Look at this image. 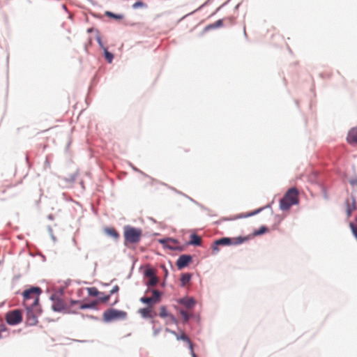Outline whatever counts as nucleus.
<instances>
[{
    "label": "nucleus",
    "instance_id": "obj_1",
    "mask_svg": "<svg viewBox=\"0 0 357 357\" xmlns=\"http://www.w3.org/2000/svg\"><path fill=\"white\" fill-rule=\"evenodd\" d=\"M142 236L143 232L140 227L125 225L123 231V245L127 248H134L141 241Z\"/></svg>",
    "mask_w": 357,
    "mask_h": 357
},
{
    "label": "nucleus",
    "instance_id": "obj_2",
    "mask_svg": "<svg viewBox=\"0 0 357 357\" xmlns=\"http://www.w3.org/2000/svg\"><path fill=\"white\" fill-rule=\"evenodd\" d=\"M298 193L297 188H289L279 200V209L283 212L289 211L293 206H298L300 204Z\"/></svg>",
    "mask_w": 357,
    "mask_h": 357
},
{
    "label": "nucleus",
    "instance_id": "obj_3",
    "mask_svg": "<svg viewBox=\"0 0 357 357\" xmlns=\"http://www.w3.org/2000/svg\"><path fill=\"white\" fill-rule=\"evenodd\" d=\"M128 313L122 310L109 307L106 309L102 315V321L105 324H110L114 321L126 320Z\"/></svg>",
    "mask_w": 357,
    "mask_h": 357
},
{
    "label": "nucleus",
    "instance_id": "obj_4",
    "mask_svg": "<svg viewBox=\"0 0 357 357\" xmlns=\"http://www.w3.org/2000/svg\"><path fill=\"white\" fill-rule=\"evenodd\" d=\"M139 271L142 273L144 279L150 278L149 280L143 281L144 285L149 287L157 284L158 278L150 264H142L139 268Z\"/></svg>",
    "mask_w": 357,
    "mask_h": 357
},
{
    "label": "nucleus",
    "instance_id": "obj_5",
    "mask_svg": "<svg viewBox=\"0 0 357 357\" xmlns=\"http://www.w3.org/2000/svg\"><path fill=\"white\" fill-rule=\"evenodd\" d=\"M6 323L10 326H15L23 321L22 311L20 309L9 310L5 314Z\"/></svg>",
    "mask_w": 357,
    "mask_h": 357
},
{
    "label": "nucleus",
    "instance_id": "obj_6",
    "mask_svg": "<svg viewBox=\"0 0 357 357\" xmlns=\"http://www.w3.org/2000/svg\"><path fill=\"white\" fill-rule=\"evenodd\" d=\"M51 309L54 312L67 314H77L78 311L77 310L69 309L67 303L63 301L62 298L58 299V301L52 303Z\"/></svg>",
    "mask_w": 357,
    "mask_h": 357
},
{
    "label": "nucleus",
    "instance_id": "obj_7",
    "mask_svg": "<svg viewBox=\"0 0 357 357\" xmlns=\"http://www.w3.org/2000/svg\"><path fill=\"white\" fill-rule=\"evenodd\" d=\"M151 293L153 296L147 297L143 296L139 298V301L145 305H153L159 303L161 301V298L163 296V292L158 289H152Z\"/></svg>",
    "mask_w": 357,
    "mask_h": 357
},
{
    "label": "nucleus",
    "instance_id": "obj_8",
    "mask_svg": "<svg viewBox=\"0 0 357 357\" xmlns=\"http://www.w3.org/2000/svg\"><path fill=\"white\" fill-rule=\"evenodd\" d=\"M218 239L220 243V245L225 247L236 246L241 245L245 242V238H244L243 236L241 235L236 237L224 236Z\"/></svg>",
    "mask_w": 357,
    "mask_h": 357
},
{
    "label": "nucleus",
    "instance_id": "obj_9",
    "mask_svg": "<svg viewBox=\"0 0 357 357\" xmlns=\"http://www.w3.org/2000/svg\"><path fill=\"white\" fill-rule=\"evenodd\" d=\"M40 287L37 285H27L26 288L22 291L20 294L22 296V305L24 307L26 302L32 298V295L35 296L36 293L39 294L40 291Z\"/></svg>",
    "mask_w": 357,
    "mask_h": 357
},
{
    "label": "nucleus",
    "instance_id": "obj_10",
    "mask_svg": "<svg viewBox=\"0 0 357 357\" xmlns=\"http://www.w3.org/2000/svg\"><path fill=\"white\" fill-rule=\"evenodd\" d=\"M194 255L190 254L181 255L176 261V266L178 271L188 267L193 262Z\"/></svg>",
    "mask_w": 357,
    "mask_h": 357
},
{
    "label": "nucleus",
    "instance_id": "obj_11",
    "mask_svg": "<svg viewBox=\"0 0 357 357\" xmlns=\"http://www.w3.org/2000/svg\"><path fill=\"white\" fill-rule=\"evenodd\" d=\"M175 301L178 304L183 305L188 310L194 309L197 303V301L193 296H189L188 294Z\"/></svg>",
    "mask_w": 357,
    "mask_h": 357
},
{
    "label": "nucleus",
    "instance_id": "obj_12",
    "mask_svg": "<svg viewBox=\"0 0 357 357\" xmlns=\"http://www.w3.org/2000/svg\"><path fill=\"white\" fill-rule=\"evenodd\" d=\"M25 314H26V319L24 324L26 326H35L38 323V317L34 313V310H31L29 308H24Z\"/></svg>",
    "mask_w": 357,
    "mask_h": 357
},
{
    "label": "nucleus",
    "instance_id": "obj_13",
    "mask_svg": "<svg viewBox=\"0 0 357 357\" xmlns=\"http://www.w3.org/2000/svg\"><path fill=\"white\" fill-rule=\"evenodd\" d=\"M270 231V229L268 226L265 225H261L259 228L255 229L253 230V231L248 235L243 236L245 239V241L247 242L253 238L259 236L264 235Z\"/></svg>",
    "mask_w": 357,
    "mask_h": 357
},
{
    "label": "nucleus",
    "instance_id": "obj_14",
    "mask_svg": "<svg viewBox=\"0 0 357 357\" xmlns=\"http://www.w3.org/2000/svg\"><path fill=\"white\" fill-rule=\"evenodd\" d=\"M151 312H153V308L151 305H146L144 307L139 309L138 313L140 314L141 317L144 319H150V322L152 324H155V323H158V320L153 319V317L151 316Z\"/></svg>",
    "mask_w": 357,
    "mask_h": 357
},
{
    "label": "nucleus",
    "instance_id": "obj_15",
    "mask_svg": "<svg viewBox=\"0 0 357 357\" xmlns=\"http://www.w3.org/2000/svg\"><path fill=\"white\" fill-rule=\"evenodd\" d=\"M346 141L351 146H357V126L351 128L348 130Z\"/></svg>",
    "mask_w": 357,
    "mask_h": 357
},
{
    "label": "nucleus",
    "instance_id": "obj_16",
    "mask_svg": "<svg viewBox=\"0 0 357 357\" xmlns=\"http://www.w3.org/2000/svg\"><path fill=\"white\" fill-rule=\"evenodd\" d=\"M83 301V303H80L79 306H78V309L80 310H92L95 311L100 310V307L98 306V301L96 299L87 301Z\"/></svg>",
    "mask_w": 357,
    "mask_h": 357
},
{
    "label": "nucleus",
    "instance_id": "obj_17",
    "mask_svg": "<svg viewBox=\"0 0 357 357\" xmlns=\"http://www.w3.org/2000/svg\"><path fill=\"white\" fill-rule=\"evenodd\" d=\"M259 213H259V210L258 208H256L255 210L250 211L246 212V213H239L235 218H223L222 220L223 221H229V220H236V219L247 218H250V217H252V216H255V215H257Z\"/></svg>",
    "mask_w": 357,
    "mask_h": 357
},
{
    "label": "nucleus",
    "instance_id": "obj_18",
    "mask_svg": "<svg viewBox=\"0 0 357 357\" xmlns=\"http://www.w3.org/2000/svg\"><path fill=\"white\" fill-rule=\"evenodd\" d=\"M185 245H192L194 247L202 246L200 236L195 232L190 234L189 240L185 242Z\"/></svg>",
    "mask_w": 357,
    "mask_h": 357
},
{
    "label": "nucleus",
    "instance_id": "obj_19",
    "mask_svg": "<svg viewBox=\"0 0 357 357\" xmlns=\"http://www.w3.org/2000/svg\"><path fill=\"white\" fill-rule=\"evenodd\" d=\"M224 26V19H219L213 23L207 24L202 30V34H204L211 30L220 29Z\"/></svg>",
    "mask_w": 357,
    "mask_h": 357
},
{
    "label": "nucleus",
    "instance_id": "obj_20",
    "mask_svg": "<svg viewBox=\"0 0 357 357\" xmlns=\"http://www.w3.org/2000/svg\"><path fill=\"white\" fill-rule=\"evenodd\" d=\"M104 233L107 236L116 241H119L120 238L119 232L114 227H105L104 228Z\"/></svg>",
    "mask_w": 357,
    "mask_h": 357
},
{
    "label": "nucleus",
    "instance_id": "obj_21",
    "mask_svg": "<svg viewBox=\"0 0 357 357\" xmlns=\"http://www.w3.org/2000/svg\"><path fill=\"white\" fill-rule=\"evenodd\" d=\"M43 294V289L40 288V291L39 294L36 293L35 296H33V301L31 305H26L24 308H29L31 310H33L36 307H40L41 305L40 301V296Z\"/></svg>",
    "mask_w": 357,
    "mask_h": 357
},
{
    "label": "nucleus",
    "instance_id": "obj_22",
    "mask_svg": "<svg viewBox=\"0 0 357 357\" xmlns=\"http://www.w3.org/2000/svg\"><path fill=\"white\" fill-rule=\"evenodd\" d=\"M193 277V273L190 272H185L181 274L180 277V284L181 287H184L186 283H188L191 281Z\"/></svg>",
    "mask_w": 357,
    "mask_h": 357
},
{
    "label": "nucleus",
    "instance_id": "obj_23",
    "mask_svg": "<svg viewBox=\"0 0 357 357\" xmlns=\"http://www.w3.org/2000/svg\"><path fill=\"white\" fill-rule=\"evenodd\" d=\"M104 15L105 17L114 20L115 21H121L124 18L123 14L116 13L110 10H105Z\"/></svg>",
    "mask_w": 357,
    "mask_h": 357
},
{
    "label": "nucleus",
    "instance_id": "obj_24",
    "mask_svg": "<svg viewBox=\"0 0 357 357\" xmlns=\"http://www.w3.org/2000/svg\"><path fill=\"white\" fill-rule=\"evenodd\" d=\"M169 239H170V237L162 238L158 239V242L162 246L165 250L172 251L173 245L169 244Z\"/></svg>",
    "mask_w": 357,
    "mask_h": 357
},
{
    "label": "nucleus",
    "instance_id": "obj_25",
    "mask_svg": "<svg viewBox=\"0 0 357 357\" xmlns=\"http://www.w3.org/2000/svg\"><path fill=\"white\" fill-rule=\"evenodd\" d=\"M96 300L98 301V302L107 303L110 300V296L109 294H107L103 291H99V294L96 298Z\"/></svg>",
    "mask_w": 357,
    "mask_h": 357
},
{
    "label": "nucleus",
    "instance_id": "obj_26",
    "mask_svg": "<svg viewBox=\"0 0 357 357\" xmlns=\"http://www.w3.org/2000/svg\"><path fill=\"white\" fill-rule=\"evenodd\" d=\"M102 52H103V56H104L105 61L109 64L112 63L114 59V54L112 53V52H109L108 50V47L103 50Z\"/></svg>",
    "mask_w": 357,
    "mask_h": 357
},
{
    "label": "nucleus",
    "instance_id": "obj_27",
    "mask_svg": "<svg viewBox=\"0 0 357 357\" xmlns=\"http://www.w3.org/2000/svg\"><path fill=\"white\" fill-rule=\"evenodd\" d=\"M171 312H169L167 305H161L160 307V312H158V316L162 319H167L169 316H170Z\"/></svg>",
    "mask_w": 357,
    "mask_h": 357
},
{
    "label": "nucleus",
    "instance_id": "obj_28",
    "mask_svg": "<svg viewBox=\"0 0 357 357\" xmlns=\"http://www.w3.org/2000/svg\"><path fill=\"white\" fill-rule=\"evenodd\" d=\"M147 7L148 5L143 0H137L132 5V8L133 10L144 9Z\"/></svg>",
    "mask_w": 357,
    "mask_h": 357
},
{
    "label": "nucleus",
    "instance_id": "obj_29",
    "mask_svg": "<svg viewBox=\"0 0 357 357\" xmlns=\"http://www.w3.org/2000/svg\"><path fill=\"white\" fill-rule=\"evenodd\" d=\"M220 243L218 241V239H216L215 240L212 244H211V254L213 255H216L218 254V252H220Z\"/></svg>",
    "mask_w": 357,
    "mask_h": 357
},
{
    "label": "nucleus",
    "instance_id": "obj_30",
    "mask_svg": "<svg viewBox=\"0 0 357 357\" xmlns=\"http://www.w3.org/2000/svg\"><path fill=\"white\" fill-rule=\"evenodd\" d=\"M89 300L88 297L84 298L83 299H73L71 298L69 301V303H67L69 309H71L72 307L76 305H80V303H83V301H87Z\"/></svg>",
    "mask_w": 357,
    "mask_h": 357
},
{
    "label": "nucleus",
    "instance_id": "obj_31",
    "mask_svg": "<svg viewBox=\"0 0 357 357\" xmlns=\"http://www.w3.org/2000/svg\"><path fill=\"white\" fill-rule=\"evenodd\" d=\"M85 290L87 291L88 296L95 297L96 298L98 296L99 290L96 287H86Z\"/></svg>",
    "mask_w": 357,
    "mask_h": 357
},
{
    "label": "nucleus",
    "instance_id": "obj_32",
    "mask_svg": "<svg viewBox=\"0 0 357 357\" xmlns=\"http://www.w3.org/2000/svg\"><path fill=\"white\" fill-rule=\"evenodd\" d=\"M174 308L178 310L181 316L182 317L185 322L188 321L189 319L190 318V314L188 313L185 310L181 308H178L177 306H174Z\"/></svg>",
    "mask_w": 357,
    "mask_h": 357
},
{
    "label": "nucleus",
    "instance_id": "obj_33",
    "mask_svg": "<svg viewBox=\"0 0 357 357\" xmlns=\"http://www.w3.org/2000/svg\"><path fill=\"white\" fill-rule=\"evenodd\" d=\"M99 79L100 77L98 73H95V75L93 76L91 79V84L88 89L89 93L91 91V90H92L93 87H94L98 84V82H99Z\"/></svg>",
    "mask_w": 357,
    "mask_h": 357
},
{
    "label": "nucleus",
    "instance_id": "obj_34",
    "mask_svg": "<svg viewBox=\"0 0 357 357\" xmlns=\"http://www.w3.org/2000/svg\"><path fill=\"white\" fill-rule=\"evenodd\" d=\"M275 218L277 220L274 224L272 225V229H277L278 226L280 225V223L282 222V221L284 219V217L282 216L281 215H279V214H277L275 215Z\"/></svg>",
    "mask_w": 357,
    "mask_h": 357
},
{
    "label": "nucleus",
    "instance_id": "obj_35",
    "mask_svg": "<svg viewBox=\"0 0 357 357\" xmlns=\"http://www.w3.org/2000/svg\"><path fill=\"white\" fill-rule=\"evenodd\" d=\"M191 202L192 203H194L195 204H196L197 206H198L202 210H204V211H206L208 212V215H210V216H216L217 215L216 214H214V215H211V213H209V212H211V210L205 206L204 205H203L202 204L198 202L197 201H196L195 199H191Z\"/></svg>",
    "mask_w": 357,
    "mask_h": 357
},
{
    "label": "nucleus",
    "instance_id": "obj_36",
    "mask_svg": "<svg viewBox=\"0 0 357 357\" xmlns=\"http://www.w3.org/2000/svg\"><path fill=\"white\" fill-rule=\"evenodd\" d=\"M176 337L177 340L183 341L185 343L190 342V338L186 334H185L183 333H178V334L177 333V335H176Z\"/></svg>",
    "mask_w": 357,
    "mask_h": 357
},
{
    "label": "nucleus",
    "instance_id": "obj_37",
    "mask_svg": "<svg viewBox=\"0 0 357 357\" xmlns=\"http://www.w3.org/2000/svg\"><path fill=\"white\" fill-rule=\"evenodd\" d=\"M319 186L321 190L322 195L324 199L328 200L329 199V195L328 193V188L327 187L324 185L323 183H320Z\"/></svg>",
    "mask_w": 357,
    "mask_h": 357
},
{
    "label": "nucleus",
    "instance_id": "obj_38",
    "mask_svg": "<svg viewBox=\"0 0 357 357\" xmlns=\"http://www.w3.org/2000/svg\"><path fill=\"white\" fill-rule=\"evenodd\" d=\"M349 226L353 236L357 241V226L353 222H349Z\"/></svg>",
    "mask_w": 357,
    "mask_h": 357
},
{
    "label": "nucleus",
    "instance_id": "obj_39",
    "mask_svg": "<svg viewBox=\"0 0 357 357\" xmlns=\"http://www.w3.org/2000/svg\"><path fill=\"white\" fill-rule=\"evenodd\" d=\"M78 174V172H76L75 173L70 174L68 178H63V179L67 183H73L75 182L76 177Z\"/></svg>",
    "mask_w": 357,
    "mask_h": 357
},
{
    "label": "nucleus",
    "instance_id": "obj_40",
    "mask_svg": "<svg viewBox=\"0 0 357 357\" xmlns=\"http://www.w3.org/2000/svg\"><path fill=\"white\" fill-rule=\"evenodd\" d=\"M95 38H96V40L97 43L98 44L99 47H100L102 50H105V49H106V48L107 47H106V46L104 45V43H103V42H102V38H101V36H100V33H98V34H96V37H95Z\"/></svg>",
    "mask_w": 357,
    "mask_h": 357
},
{
    "label": "nucleus",
    "instance_id": "obj_41",
    "mask_svg": "<svg viewBox=\"0 0 357 357\" xmlns=\"http://www.w3.org/2000/svg\"><path fill=\"white\" fill-rule=\"evenodd\" d=\"M210 4H211V3L208 0H206L204 3H202V4L199 7H198L195 10H194L193 12H192V13H189V14L185 15V16H183V17L181 19V20H183V19H184V18H185V17H186L187 16H188V15H191V14H192V13H194L197 12V11H199V10H202V9H203L204 7L208 6H209Z\"/></svg>",
    "mask_w": 357,
    "mask_h": 357
},
{
    "label": "nucleus",
    "instance_id": "obj_42",
    "mask_svg": "<svg viewBox=\"0 0 357 357\" xmlns=\"http://www.w3.org/2000/svg\"><path fill=\"white\" fill-rule=\"evenodd\" d=\"M345 206L349 207L353 212L357 209V202L350 203L349 199H346L344 202Z\"/></svg>",
    "mask_w": 357,
    "mask_h": 357
},
{
    "label": "nucleus",
    "instance_id": "obj_43",
    "mask_svg": "<svg viewBox=\"0 0 357 357\" xmlns=\"http://www.w3.org/2000/svg\"><path fill=\"white\" fill-rule=\"evenodd\" d=\"M62 196H63V198L65 201L66 202H73L75 203V204L77 205H79V206H81L80 203L75 199H73L71 197H70L68 195V193L66 192H63L62 193Z\"/></svg>",
    "mask_w": 357,
    "mask_h": 357
},
{
    "label": "nucleus",
    "instance_id": "obj_44",
    "mask_svg": "<svg viewBox=\"0 0 357 357\" xmlns=\"http://www.w3.org/2000/svg\"><path fill=\"white\" fill-rule=\"evenodd\" d=\"M77 314H79L82 317V318H83V319L87 318V319L95 320V321H100L99 317L92 315V314H84V313L79 312V311H78Z\"/></svg>",
    "mask_w": 357,
    "mask_h": 357
},
{
    "label": "nucleus",
    "instance_id": "obj_45",
    "mask_svg": "<svg viewBox=\"0 0 357 357\" xmlns=\"http://www.w3.org/2000/svg\"><path fill=\"white\" fill-rule=\"evenodd\" d=\"M186 343L188 344V347L189 350L190 351L191 357H197V354L194 351V347H193V344H192L191 340H190V342H186Z\"/></svg>",
    "mask_w": 357,
    "mask_h": 357
},
{
    "label": "nucleus",
    "instance_id": "obj_46",
    "mask_svg": "<svg viewBox=\"0 0 357 357\" xmlns=\"http://www.w3.org/2000/svg\"><path fill=\"white\" fill-rule=\"evenodd\" d=\"M120 290L119 285H114L112 289L109 291V295L111 297L112 295L118 294Z\"/></svg>",
    "mask_w": 357,
    "mask_h": 357
},
{
    "label": "nucleus",
    "instance_id": "obj_47",
    "mask_svg": "<svg viewBox=\"0 0 357 357\" xmlns=\"http://www.w3.org/2000/svg\"><path fill=\"white\" fill-rule=\"evenodd\" d=\"M190 318L195 320L197 324H199L201 321V317L199 313L190 314Z\"/></svg>",
    "mask_w": 357,
    "mask_h": 357
},
{
    "label": "nucleus",
    "instance_id": "obj_48",
    "mask_svg": "<svg viewBox=\"0 0 357 357\" xmlns=\"http://www.w3.org/2000/svg\"><path fill=\"white\" fill-rule=\"evenodd\" d=\"M152 329L153 331V335L155 337L162 331V328L160 326L159 327H155V324H153Z\"/></svg>",
    "mask_w": 357,
    "mask_h": 357
},
{
    "label": "nucleus",
    "instance_id": "obj_49",
    "mask_svg": "<svg viewBox=\"0 0 357 357\" xmlns=\"http://www.w3.org/2000/svg\"><path fill=\"white\" fill-rule=\"evenodd\" d=\"M61 298L59 295H57L56 293L52 294L50 295L49 299L52 302V303H56L59 298Z\"/></svg>",
    "mask_w": 357,
    "mask_h": 357
},
{
    "label": "nucleus",
    "instance_id": "obj_50",
    "mask_svg": "<svg viewBox=\"0 0 357 357\" xmlns=\"http://www.w3.org/2000/svg\"><path fill=\"white\" fill-rule=\"evenodd\" d=\"M47 231L49 232V234H50V236H51V238L52 240L54 241V242H56L57 241V238L53 234V230H52V228L51 226L48 225L47 226Z\"/></svg>",
    "mask_w": 357,
    "mask_h": 357
},
{
    "label": "nucleus",
    "instance_id": "obj_51",
    "mask_svg": "<svg viewBox=\"0 0 357 357\" xmlns=\"http://www.w3.org/2000/svg\"><path fill=\"white\" fill-rule=\"evenodd\" d=\"M186 246L187 245H185V243L182 245L173 246L172 251L182 252L185 250Z\"/></svg>",
    "mask_w": 357,
    "mask_h": 357
},
{
    "label": "nucleus",
    "instance_id": "obj_52",
    "mask_svg": "<svg viewBox=\"0 0 357 357\" xmlns=\"http://www.w3.org/2000/svg\"><path fill=\"white\" fill-rule=\"evenodd\" d=\"M43 307L40 305V307H35L34 313L37 315L38 317H39L43 314Z\"/></svg>",
    "mask_w": 357,
    "mask_h": 357
},
{
    "label": "nucleus",
    "instance_id": "obj_53",
    "mask_svg": "<svg viewBox=\"0 0 357 357\" xmlns=\"http://www.w3.org/2000/svg\"><path fill=\"white\" fill-rule=\"evenodd\" d=\"M167 319H169V320L172 323H173L174 324H176V325L178 324V319H177V318L174 314H172V313L170 314V316H169Z\"/></svg>",
    "mask_w": 357,
    "mask_h": 357
},
{
    "label": "nucleus",
    "instance_id": "obj_54",
    "mask_svg": "<svg viewBox=\"0 0 357 357\" xmlns=\"http://www.w3.org/2000/svg\"><path fill=\"white\" fill-rule=\"evenodd\" d=\"M9 328L4 324H0V335H2V333L8 331Z\"/></svg>",
    "mask_w": 357,
    "mask_h": 357
},
{
    "label": "nucleus",
    "instance_id": "obj_55",
    "mask_svg": "<svg viewBox=\"0 0 357 357\" xmlns=\"http://www.w3.org/2000/svg\"><path fill=\"white\" fill-rule=\"evenodd\" d=\"M86 32L88 33H92L93 32H96V34H98L100 33V31L98 29L96 28H94V27H89L86 29Z\"/></svg>",
    "mask_w": 357,
    "mask_h": 357
},
{
    "label": "nucleus",
    "instance_id": "obj_56",
    "mask_svg": "<svg viewBox=\"0 0 357 357\" xmlns=\"http://www.w3.org/2000/svg\"><path fill=\"white\" fill-rule=\"evenodd\" d=\"M273 202L272 201L271 203L267 204L266 205H265L264 206L258 208V209L259 210V213L262 212L265 209L271 208V205H272Z\"/></svg>",
    "mask_w": 357,
    "mask_h": 357
},
{
    "label": "nucleus",
    "instance_id": "obj_57",
    "mask_svg": "<svg viewBox=\"0 0 357 357\" xmlns=\"http://www.w3.org/2000/svg\"><path fill=\"white\" fill-rule=\"evenodd\" d=\"M65 291V287H59L57 291L55 292L57 295L61 297V296L63 294Z\"/></svg>",
    "mask_w": 357,
    "mask_h": 357
},
{
    "label": "nucleus",
    "instance_id": "obj_58",
    "mask_svg": "<svg viewBox=\"0 0 357 357\" xmlns=\"http://www.w3.org/2000/svg\"><path fill=\"white\" fill-rule=\"evenodd\" d=\"M345 213L347 218H349L352 215V211L349 207L345 206Z\"/></svg>",
    "mask_w": 357,
    "mask_h": 357
},
{
    "label": "nucleus",
    "instance_id": "obj_59",
    "mask_svg": "<svg viewBox=\"0 0 357 357\" xmlns=\"http://www.w3.org/2000/svg\"><path fill=\"white\" fill-rule=\"evenodd\" d=\"M91 15L93 17L101 20L102 18V16L100 13H91Z\"/></svg>",
    "mask_w": 357,
    "mask_h": 357
},
{
    "label": "nucleus",
    "instance_id": "obj_60",
    "mask_svg": "<svg viewBox=\"0 0 357 357\" xmlns=\"http://www.w3.org/2000/svg\"><path fill=\"white\" fill-rule=\"evenodd\" d=\"M44 168L45 169L50 168V162L47 157H46L45 162H44Z\"/></svg>",
    "mask_w": 357,
    "mask_h": 357
},
{
    "label": "nucleus",
    "instance_id": "obj_61",
    "mask_svg": "<svg viewBox=\"0 0 357 357\" xmlns=\"http://www.w3.org/2000/svg\"><path fill=\"white\" fill-rule=\"evenodd\" d=\"M73 282V280H70V279H67V280H64V281H63V283H64V287H65V288L68 287L70 285V284H71V282Z\"/></svg>",
    "mask_w": 357,
    "mask_h": 357
},
{
    "label": "nucleus",
    "instance_id": "obj_62",
    "mask_svg": "<svg viewBox=\"0 0 357 357\" xmlns=\"http://www.w3.org/2000/svg\"><path fill=\"white\" fill-rule=\"evenodd\" d=\"M85 290V288H79L77 291V297H81L83 294V291Z\"/></svg>",
    "mask_w": 357,
    "mask_h": 357
},
{
    "label": "nucleus",
    "instance_id": "obj_63",
    "mask_svg": "<svg viewBox=\"0 0 357 357\" xmlns=\"http://www.w3.org/2000/svg\"><path fill=\"white\" fill-rule=\"evenodd\" d=\"M37 255L39 256L43 262H45L47 261V258H46V256L45 255H43L42 252H38L37 253Z\"/></svg>",
    "mask_w": 357,
    "mask_h": 357
},
{
    "label": "nucleus",
    "instance_id": "obj_64",
    "mask_svg": "<svg viewBox=\"0 0 357 357\" xmlns=\"http://www.w3.org/2000/svg\"><path fill=\"white\" fill-rule=\"evenodd\" d=\"M165 331H166L167 333H171V334H172V335H175V336L177 335V333H176V331H174V330H172V329H170V328H165Z\"/></svg>",
    "mask_w": 357,
    "mask_h": 357
}]
</instances>
